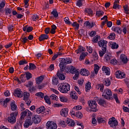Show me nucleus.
Here are the masks:
<instances>
[{
    "instance_id": "obj_1",
    "label": "nucleus",
    "mask_w": 129,
    "mask_h": 129,
    "mask_svg": "<svg viewBox=\"0 0 129 129\" xmlns=\"http://www.w3.org/2000/svg\"><path fill=\"white\" fill-rule=\"evenodd\" d=\"M102 96L107 100L112 99V92L111 91V90L108 88L105 89Z\"/></svg>"
},
{
    "instance_id": "obj_2",
    "label": "nucleus",
    "mask_w": 129,
    "mask_h": 129,
    "mask_svg": "<svg viewBox=\"0 0 129 129\" xmlns=\"http://www.w3.org/2000/svg\"><path fill=\"white\" fill-rule=\"evenodd\" d=\"M58 89L62 93H67L70 90V85L68 83H63L58 87Z\"/></svg>"
},
{
    "instance_id": "obj_3",
    "label": "nucleus",
    "mask_w": 129,
    "mask_h": 129,
    "mask_svg": "<svg viewBox=\"0 0 129 129\" xmlns=\"http://www.w3.org/2000/svg\"><path fill=\"white\" fill-rule=\"evenodd\" d=\"M17 115H18V112H13L10 114V116L8 117V120L9 122L14 124L17 121Z\"/></svg>"
},
{
    "instance_id": "obj_4",
    "label": "nucleus",
    "mask_w": 129,
    "mask_h": 129,
    "mask_svg": "<svg viewBox=\"0 0 129 129\" xmlns=\"http://www.w3.org/2000/svg\"><path fill=\"white\" fill-rule=\"evenodd\" d=\"M88 105L90 106L91 111H97V103L96 101L93 100H90L88 101Z\"/></svg>"
},
{
    "instance_id": "obj_5",
    "label": "nucleus",
    "mask_w": 129,
    "mask_h": 129,
    "mask_svg": "<svg viewBox=\"0 0 129 129\" xmlns=\"http://www.w3.org/2000/svg\"><path fill=\"white\" fill-rule=\"evenodd\" d=\"M21 115L20 118L22 120V119H24L27 116V117H31L32 116V112L28 109H26L21 112Z\"/></svg>"
},
{
    "instance_id": "obj_6",
    "label": "nucleus",
    "mask_w": 129,
    "mask_h": 129,
    "mask_svg": "<svg viewBox=\"0 0 129 129\" xmlns=\"http://www.w3.org/2000/svg\"><path fill=\"white\" fill-rule=\"evenodd\" d=\"M23 100H25V103L27 104L28 106L30 105L32 102L31 100L29 99L30 97V93L28 92H24L23 93Z\"/></svg>"
},
{
    "instance_id": "obj_7",
    "label": "nucleus",
    "mask_w": 129,
    "mask_h": 129,
    "mask_svg": "<svg viewBox=\"0 0 129 129\" xmlns=\"http://www.w3.org/2000/svg\"><path fill=\"white\" fill-rule=\"evenodd\" d=\"M118 123V122H117V120H116L115 119V118H114V117L110 118L109 119L108 124L110 125V126L111 127H114V126H117Z\"/></svg>"
},
{
    "instance_id": "obj_8",
    "label": "nucleus",
    "mask_w": 129,
    "mask_h": 129,
    "mask_svg": "<svg viewBox=\"0 0 129 129\" xmlns=\"http://www.w3.org/2000/svg\"><path fill=\"white\" fill-rule=\"evenodd\" d=\"M46 126L47 129H57V124L53 121H47Z\"/></svg>"
},
{
    "instance_id": "obj_9",
    "label": "nucleus",
    "mask_w": 129,
    "mask_h": 129,
    "mask_svg": "<svg viewBox=\"0 0 129 129\" xmlns=\"http://www.w3.org/2000/svg\"><path fill=\"white\" fill-rule=\"evenodd\" d=\"M98 45L101 48V49L106 50V47H107V41L100 40L98 41Z\"/></svg>"
},
{
    "instance_id": "obj_10",
    "label": "nucleus",
    "mask_w": 129,
    "mask_h": 129,
    "mask_svg": "<svg viewBox=\"0 0 129 129\" xmlns=\"http://www.w3.org/2000/svg\"><path fill=\"white\" fill-rule=\"evenodd\" d=\"M32 121L35 124H38V123H40L41 122V117L39 115H34L32 116Z\"/></svg>"
},
{
    "instance_id": "obj_11",
    "label": "nucleus",
    "mask_w": 129,
    "mask_h": 129,
    "mask_svg": "<svg viewBox=\"0 0 129 129\" xmlns=\"http://www.w3.org/2000/svg\"><path fill=\"white\" fill-rule=\"evenodd\" d=\"M28 118L29 119H26V120L25 121V123L24 124V127H25V128H28V127H29V126H30V125H32V124H33V120H32V118L30 117H28Z\"/></svg>"
},
{
    "instance_id": "obj_12",
    "label": "nucleus",
    "mask_w": 129,
    "mask_h": 129,
    "mask_svg": "<svg viewBox=\"0 0 129 129\" xmlns=\"http://www.w3.org/2000/svg\"><path fill=\"white\" fill-rule=\"evenodd\" d=\"M14 95H15V96H17V97H19V98H21V97H23V91L21 90V89L17 88L15 89Z\"/></svg>"
},
{
    "instance_id": "obj_13",
    "label": "nucleus",
    "mask_w": 129,
    "mask_h": 129,
    "mask_svg": "<svg viewBox=\"0 0 129 129\" xmlns=\"http://www.w3.org/2000/svg\"><path fill=\"white\" fill-rule=\"evenodd\" d=\"M116 78H125V74L124 73L121 72L120 71H117L115 74Z\"/></svg>"
},
{
    "instance_id": "obj_14",
    "label": "nucleus",
    "mask_w": 129,
    "mask_h": 129,
    "mask_svg": "<svg viewBox=\"0 0 129 129\" xmlns=\"http://www.w3.org/2000/svg\"><path fill=\"white\" fill-rule=\"evenodd\" d=\"M112 8L114 10H120L121 9V6L119 5V0H115Z\"/></svg>"
},
{
    "instance_id": "obj_15",
    "label": "nucleus",
    "mask_w": 129,
    "mask_h": 129,
    "mask_svg": "<svg viewBox=\"0 0 129 129\" xmlns=\"http://www.w3.org/2000/svg\"><path fill=\"white\" fill-rule=\"evenodd\" d=\"M11 99L10 98H7L5 99H2L0 101V103L3 105V106L7 107L8 106V102H10Z\"/></svg>"
},
{
    "instance_id": "obj_16",
    "label": "nucleus",
    "mask_w": 129,
    "mask_h": 129,
    "mask_svg": "<svg viewBox=\"0 0 129 129\" xmlns=\"http://www.w3.org/2000/svg\"><path fill=\"white\" fill-rule=\"evenodd\" d=\"M60 62L64 65H67L68 64H70V63H72V60H71L70 58H62Z\"/></svg>"
},
{
    "instance_id": "obj_17",
    "label": "nucleus",
    "mask_w": 129,
    "mask_h": 129,
    "mask_svg": "<svg viewBox=\"0 0 129 129\" xmlns=\"http://www.w3.org/2000/svg\"><path fill=\"white\" fill-rule=\"evenodd\" d=\"M56 75L60 80H65L66 76L64 75L63 72H57Z\"/></svg>"
},
{
    "instance_id": "obj_18",
    "label": "nucleus",
    "mask_w": 129,
    "mask_h": 129,
    "mask_svg": "<svg viewBox=\"0 0 129 129\" xmlns=\"http://www.w3.org/2000/svg\"><path fill=\"white\" fill-rule=\"evenodd\" d=\"M81 75L83 76H89V71L85 69H82L80 72Z\"/></svg>"
},
{
    "instance_id": "obj_19",
    "label": "nucleus",
    "mask_w": 129,
    "mask_h": 129,
    "mask_svg": "<svg viewBox=\"0 0 129 129\" xmlns=\"http://www.w3.org/2000/svg\"><path fill=\"white\" fill-rule=\"evenodd\" d=\"M67 123L68 124L69 126H75V121L70 118H67Z\"/></svg>"
},
{
    "instance_id": "obj_20",
    "label": "nucleus",
    "mask_w": 129,
    "mask_h": 129,
    "mask_svg": "<svg viewBox=\"0 0 129 129\" xmlns=\"http://www.w3.org/2000/svg\"><path fill=\"white\" fill-rule=\"evenodd\" d=\"M102 70L106 74V75H110V69L108 67L105 66H103Z\"/></svg>"
},
{
    "instance_id": "obj_21",
    "label": "nucleus",
    "mask_w": 129,
    "mask_h": 129,
    "mask_svg": "<svg viewBox=\"0 0 129 129\" xmlns=\"http://www.w3.org/2000/svg\"><path fill=\"white\" fill-rule=\"evenodd\" d=\"M112 56L110 53H106L104 56V60L105 62H108V61H110L111 59H112Z\"/></svg>"
},
{
    "instance_id": "obj_22",
    "label": "nucleus",
    "mask_w": 129,
    "mask_h": 129,
    "mask_svg": "<svg viewBox=\"0 0 129 129\" xmlns=\"http://www.w3.org/2000/svg\"><path fill=\"white\" fill-rule=\"evenodd\" d=\"M77 93L75 91H72L70 92V95L72 97V99H75V100H77L78 99V96H77Z\"/></svg>"
},
{
    "instance_id": "obj_23",
    "label": "nucleus",
    "mask_w": 129,
    "mask_h": 129,
    "mask_svg": "<svg viewBox=\"0 0 129 129\" xmlns=\"http://www.w3.org/2000/svg\"><path fill=\"white\" fill-rule=\"evenodd\" d=\"M49 39V35L47 34H41L39 37V40L41 42L45 40H48Z\"/></svg>"
},
{
    "instance_id": "obj_24",
    "label": "nucleus",
    "mask_w": 129,
    "mask_h": 129,
    "mask_svg": "<svg viewBox=\"0 0 129 129\" xmlns=\"http://www.w3.org/2000/svg\"><path fill=\"white\" fill-rule=\"evenodd\" d=\"M69 110L68 108L62 109L60 111V114L62 116H67L68 114Z\"/></svg>"
},
{
    "instance_id": "obj_25",
    "label": "nucleus",
    "mask_w": 129,
    "mask_h": 129,
    "mask_svg": "<svg viewBox=\"0 0 129 129\" xmlns=\"http://www.w3.org/2000/svg\"><path fill=\"white\" fill-rule=\"evenodd\" d=\"M46 111V108L45 106H42L38 108L36 110L37 113H41L42 112H45Z\"/></svg>"
},
{
    "instance_id": "obj_26",
    "label": "nucleus",
    "mask_w": 129,
    "mask_h": 129,
    "mask_svg": "<svg viewBox=\"0 0 129 129\" xmlns=\"http://www.w3.org/2000/svg\"><path fill=\"white\" fill-rule=\"evenodd\" d=\"M103 83L104 85H105V86H110V84H111L109 78L104 79L103 81Z\"/></svg>"
},
{
    "instance_id": "obj_27",
    "label": "nucleus",
    "mask_w": 129,
    "mask_h": 129,
    "mask_svg": "<svg viewBox=\"0 0 129 129\" xmlns=\"http://www.w3.org/2000/svg\"><path fill=\"white\" fill-rule=\"evenodd\" d=\"M85 48L83 47V46H79L78 49L75 51L76 54H78L79 53H83V52H85Z\"/></svg>"
},
{
    "instance_id": "obj_28",
    "label": "nucleus",
    "mask_w": 129,
    "mask_h": 129,
    "mask_svg": "<svg viewBox=\"0 0 129 129\" xmlns=\"http://www.w3.org/2000/svg\"><path fill=\"white\" fill-rule=\"evenodd\" d=\"M44 80V77L43 76H40V77L36 78V84H41Z\"/></svg>"
},
{
    "instance_id": "obj_29",
    "label": "nucleus",
    "mask_w": 129,
    "mask_h": 129,
    "mask_svg": "<svg viewBox=\"0 0 129 129\" xmlns=\"http://www.w3.org/2000/svg\"><path fill=\"white\" fill-rule=\"evenodd\" d=\"M112 30L114 32L117 33V34H121V32H122L121 28L119 27H113Z\"/></svg>"
},
{
    "instance_id": "obj_30",
    "label": "nucleus",
    "mask_w": 129,
    "mask_h": 129,
    "mask_svg": "<svg viewBox=\"0 0 129 129\" xmlns=\"http://www.w3.org/2000/svg\"><path fill=\"white\" fill-rule=\"evenodd\" d=\"M87 55H88V52H82L80 56V61H83V60L85 59V57H86Z\"/></svg>"
},
{
    "instance_id": "obj_31",
    "label": "nucleus",
    "mask_w": 129,
    "mask_h": 129,
    "mask_svg": "<svg viewBox=\"0 0 129 129\" xmlns=\"http://www.w3.org/2000/svg\"><path fill=\"white\" fill-rule=\"evenodd\" d=\"M11 108L13 111H15V110H17V109H18V106H17L16 104H15V101H13L11 103Z\"/></svg>"
},
{
    "instance_id": "obj_32",
    "label": "nucleus",
    "mask_w": 129,
    "mask_h": 129,
    "mask_svg": "<svg viewBox=\"0 0 129 129\" xmlns=\"http://www.w3.org/2000/svg\"><path fill=\"white\" fill-rule=\"evenodd\" d=\"M120 59H121L122 62L124 63H127V58L124 54H121L120 56Z\"/></svg>"
},
{
    "instance_id": "obj_33",
    "label": "nucleus",
    "mask_w": 129,
    "mask_h": 129,
    "mask_svg": "<svg viewBox=\"0 0 129 129\" xmlns=\"http://www.w3.org/2000/svg\"><path fill=\"white\" fill-rule=\"evenodd\" d=\"M96 88L98 90L100 89V91L101 92H103V89H104V85L103 84H98L96 86Z\"/></svg>"
},
{
    "instance_id": "obj_34",
    "label": "nucleus",
    "mask_w": 129,
    "mask_h": 129,
    "mask_svg": "<svg viewBox=\"0 0 129 129\" xmlns=\"http://www.w3.org/2000/svg\"><path fill=\"white\" fill-rule=\"evenodd\" d=\"M98 103L99 105H102V106H104V105H106V101L104 100L103 99H100L98 101Z\"/></svg>"
},
{
    "instance_id": "obj_35",
    "label": "nucleus",
    "mask_w": 129,
    "mask_h": 129,
    "mask_svg": "<svg viewBox=\"0 0 129 129\" xmlns=\"http://www.w3.org/2000/svg\"><path fill=\"white\" fill-rule=\"evenodd\" d=\"M97 120L98 123H105V122H106V121H105V119L100 116L97 117Z\"/></svg>"
},
{
    "instance_id": "obj_36",
    "label": "nucleus",
    "mask_w": 129,
    "mask_h": 129,
    "mask_svg": "<svg viewBox=\"0 0 129 129\" xmlns=\"http://www.w3.org/2000/svg\"><path fill=\"white\" fill-rule=\"evenodd\" d=\"M59 67L60 68V71H58V72H64L65 68H66V66L63 64L62 62H60Z\"/></svg>"
},
{
    "instance_id": "obj_37",
    "label": "nucleus",
    "mask_w": 129,
    "mask_h": 129,
    "mask_svg": "<svg viewBox=\"0 0 129 129\" xmlns=\"http://www.w3.org/2000/svg\"><path fill=\"white\" fill-rule=\"evenodd\" d=\"M91 89V83L90 82H88L86 84V92H88Z\"/></svg>"
},
{
    "instance_id": "obj_38",
    "label": "nucleus",
    "mask_w": 129,
    "mask_h": 129,
    "mask_svg": "<svg viewBox=\"0 0 129 129\" xmlns=\"http://www.w3.org/2000/svg\"><path fill=\"white\" fill-rule=\"evenodd\" d=\"M51 15H53V17L55 19L59 16V14H58V12L57 11V9H53L52 12L51 13Z\"/></svg>"
},
{
    "instance_id": "obj_39",
    "label": "nucleus",
    "mask_w": 129,
    "mask_h": 129,
    "mask_svg": "<svg viewBox=\"0 0 129 129\" xmlns=\"http://www.w3.org/2000/svg\"><path fill=\"white\" fill-rule=\"evenodd\" d=\"M85 13H87L89 15V16H93V11H92V10L91 9H85Z\"/></svg>"
},
{
    "instance_id": "obj_40",
    "label": "nucleus",
    "mask_w": 129,
    "mask_h": 129,
    "mask_svg": "<svg viewBox=\"0 0 129 129\" xmlns=\"http://www.w3.org/2000/svg\"><path fill=\"white\" fill-rule=\"evenodd\" d=\"M104 15V12L101 10L97 11L96 12V16L97 17H102Z\"/></svg>"
},
{
    "instance_id": "obj_41",
    "label": "nucleus",
    "mask_w": 129,
    "mask_h": 129,
    "mask_svg": "<svg viewBox=\"0 0 129 129\" xmlns=\"http://www.w3.org/2000/svg\"><path fill=\"white\" fill-rule=\"evenodd\" d=\"M20 79L21 82H26V80H27V78H26V74H23L20 77Z\"/></svg>"
},
{
    "instance_id": "obj_42",
    "label": "nucleus",
    "mask_w": 129,
    "mask_h": 129,
    "mask_svg": "<svg viewBox=\"0 0 129 129\" xmlns=\"http://www.w3.org/2000/svg\"><path fill=\"white\" fill-rule=\"evenodd\" d=\"M70 72L72 74H74V73H76V72H78V71H77V70H76L75 67L73 66H71V68H70Z\"/></svg>"
},
{
    "instance_id": "obj_43",
    "label": "nucleus",
    "mask_w": 129,
    "mask_h": 129,
    "mask_svg": "<svg viewBox=\"0 0 129 129\" xmlns=\"http://www.w3.org/2000/svg\"><path fill=\"white\" fill-rule=\"evenodd\" d=\"M106 53V49H102V50L99 51V55L100 57H103V55Z\"/></svg>"
},
{
    "instance_id": "obj_44",
    "label": "nucleus",
    "mask_w": 129,
    "mask_h": 129,
    "mask_svg": "<svg viewBox=\"0 0 129 129\" xmlns=\"http://www.w3.org/2000/svg\"><path fill=\"white\" fill-rule=\"evenodd\" d=\"M123 10L124 11L125 14H126L127 15H128L129 14V8L127 5H125L123 6Z\"/></svg>"
},
{
    "instance_id": "obj_45",
    "label": "nucleus",
    "mask_w": 129,
    "mask_h": 129,
    "mask_svg": "<svg viewBox=\"0 0 129 129\" xmlns=\"http://www.w3.org/2000/svg\"><path fill=\"white\" fill-rule=\"evenodd\" d=\"M107 39H109L110 40H114V39H115V33H110L109 36L107 37Z\"/></svg>"
},
{
    "instance_id": "obj_46",
    "label": "nucleus",
    "mask_w": 129,
    "mask_h": 129,
    "mask_svg": "<svg viewBox=\"0 0 129 129\" xmlns=\"http://www.w3.org/2000/svg\"><path fill=\"white\" fill-rule=\"evenodd\" d=\"M36 68V65H35V64L32 63H29V70H35Z\"/></svg>"
},
{
    "instance_id": "obj_47",
    "label": "nucleus",
    "mask_w": 129,
    "mask_h": 129,
    "mask_svg": "<svg viewBox=\"0 0 129 129\" xmlns=\"http://www.w3.org/2000/svg\"><path fill=\"white\" fill-rule=\"evenodd\" d=\"M110 45L112 49H117L118 48V44H116L115 42H112Z\"/></svg>"
},
{
    "instance_id": "obj_48",
    "label": "nucleus",
    "mask_w": 129,
    "mask_h": 129,
    "mask_svg": "<svg viewBox=\"0 0 129 129\" xmlns=\"http://www.w3.org/2000/svg\"><path fill=\"white\" fill-rule=\"evenodd\" d=\"M59 99L61 102H67L68 101V99L65 96L59 97Z\"/></svg>"
},
{
    "instance_id": "obj_49",
    "label": "nucleus",
    "mask_w": 129,
    "mask_h": 129,
    "mask_svg": "<svg viewBox=\"0 0 129 129\" xmlns=\"http://www.w3.org/2000/svg\"><path fill=\"white\" fill-rule=\"evenodd\" d=\"M93 58L95 61H97V60H98V54L96 52V51H94L93 53Z\"/></svg>"
},
{
    "instance_id": "obj_50",
    "label": "nucleus",
    "mask_w": 129,
    "mask_h": 129,
    "mask_svg": "<svg viewBox=\"0 0 129 129\" xmlns=\"http://www.w3.org/2000/svg\"><path fill=\"white\" fill-rule=\"evenodd\" d=\"M75 115L76 117H78V118H82V117H83V114L80 111L77 112Z\"/></svg>"
},
{
    "instance_id": "obj_51",
    "label": "nucleus",
    "mask_w": 129,
    "mask_h": 129,
    "mask_svg": "<svg viewBox=\"0 0 129 129\" xmlns=\"http://www.w3.org/2000/svg\"><path fill=\"white\" fill-rule=\"evenodd\" d=\"M99 39H100V36L96 35L93 38L92 42H93L94 43H97Z\"/></svg>"
},
{
    "instance_id": "obj_52",
    "label": "nucleus",
    "mask_w": 129,
    "mask_h": 129,
    "mask_svg": "<svg viewBox=\"0 0 129 129\" xmlns=\"http://www.w3.org/2000/svg\"><path fill=\"white\" fill-rule=\"evenodd\" d=\"M25 77L27 80H29L32 78V74L30 73L26 72L25 73Z\"/></svg>"
},
{
    "instance_id": "obj_53",
    "label": "nucleus",
    "mask_w": 129,
    "mask_h": 129,
    "mask_svg": "<svg viewBox=\"0 0 129 129\" xmlns=\"http://www.w3.org/2000/svg\"><path fill=\"white\" fill-rule=\"evenodd\" d=\"M44 99L47 104H51V101H50V99H49V96H45L44 97Z\"/></svg>"
},
{
    "instance_id": "obj_54",
    "label": "nucleus",
    "mask_w": 129,
    "mask_h": 129,
    "mask_svg": "<svg viewBox=\"0 0 129 129\" xmlns=\"http://www.w3.org/2000/svg\"><path fill=\"white\" fill-rule=\"evenodd\" d=\"M19 65H25V64H28V61L26 59H22L19 61Z\"/></svg>"
},
{
    "instance_id": "obj_55",
    "label": "nucleus",
    "mask_w": 129,
    "mask_h": 129,
    "mask_svg": "<svg viewBox=\"0 0 129 129\" xmlns=\"http://www.w3.org/2000/svg\"><path fill=\"white\" fill-rule=\"evenodd\" d=\"M64 22L67 25H71L72 24L71 21H69V18L68 17H66L64 18Z\"/></svg>"
},
{
    "instance_id": "obj_56",
    "label": "nucleus",
    "mask_w": 129,
    "mask_h": 129,
    "mask_svg": "<svg viewBox=\"0 0 129 129\" xmlns=\"http://www.w3.org/2000/svg\"><path fill=\"white\" fill-rule=\"evenodd\" d=\"M71 25L73 27H75L77 30L79 29V24L77 23V22H74L73 24L72 23Z\"/></svg>"
},
{
    "instance_id": "obj_57",
    "label": "nucleus",
    "mask_w": 129,
    "mask_h": 129,
    "mask_svg": "<svg viewBox=\"0 0 129 129\" xmlns=\"http://www.w3.org/2000/svg\"><path fill=\"white\" fill-rule=\"evenodd\" d=\"M82 109V106L81 105L75 106L73 108V110H80Z\"/></svg>"
},
{
    "instance_id": "obj_58",
    "label": "nucleus",
    "mask_w": 129,
    "mask_h": 129,
    "mask_svg": "<svg viewBox=\"0 0 129 129\" xmlns=\"http://www.w3.org/2000/svg\"><path fill=\"white\" fill-rule=\"evenodd\" d=\"M21 126H22V122L19 121V122H17V124L14 126V129H20Z\"/></svg>"
},
{
    "instance_id": "obj_59",
    "label": "nucleus",
    "mask_w": 129,
    "mask_h": 129,
    "mask_svg": "<svg viewBox=\"0 0 129 129\" xmlns=\"http://www.w3.org/2000/svg\"><path fill=\"white\" fill-rule=\"evenodd\" d=\"M58 83L59 82H58V79L56 78H53L52 79V84L53 85H57V84H58Z\"/></svg>"
},
{
    "instance_id": "obj_60",
    "label": "nucleus",
    "mask_w": 129,
    "mask_h": 129,
    "mask_svg": "<svg viewBox=\"0 0 129 129\" xmlns=\"http://www.w3.org/2000/svg\"><path fill=\"white\" fill-rule=\"evenodd\" d=\"M50 97L52 100H58V97L55 94H52L50 96Z\"/></svg>"
},
{
    "instance_id": "obj_61",
    "label": "nucleus",
    "mask_w": 129,
    "mask_h": 129,
    "mask_svg": "<svg viewBox=\"0 0 129 129\" xmlns=\"http://www.w3.org/2000/svg\"><path fill=\"white\" fill-rule=\"evenodd\" d=\"M36 96H39V97H41V98H44V93H42L41 92H38V93H37L36 94H35Z\"/></svg>"
},
{
    "instance_id": "obj_62",
    "label": "nucleus",
    "mask_w": 129,
    "mask_h": 129,
    "mask_svg": "<svg viewBox=\"0 0 129 129\" xmlns=\"http://www.w3.org/2000/svg\"><path fill=\"white\" fill-rule=\"evenodd\" d=\"M110 63L113 65H116L117 64V60L115 58H113L110 61Z\"/></svg>"
},
{
    "instance_id": "obj_63",
    "label": "nucleus",
    "mask_w": 129,
    "mask_h": 129,
    "mask_svg": "<svg viewBox=\"0 0 129 129\" xmlns=\"http://www.w3.org/2000/svg\"><path fill=\"white\" fill-rule=\"evenodd\" d=\"M21 42H22L23 44H26V43H27V41H29V39H28V38H27V37H23L22 38H21Z\"/></svg>"
},
{
    "instance_id": "obj_64",
    "label": "nucleus",
    "mask_w": 129,
    "mask_h": 129,
    "mask_svg": "<svg viewBox=\"0 0 129 129\" xmlns=\"http://www.w3.org/2000/svg\"><path fill=\"white\" fill-rule=\"evenodd\" d=\"M78 77H79V72H77L73 77L74 80H77V79H78Z\"/></svg>"
}]
</instances>
